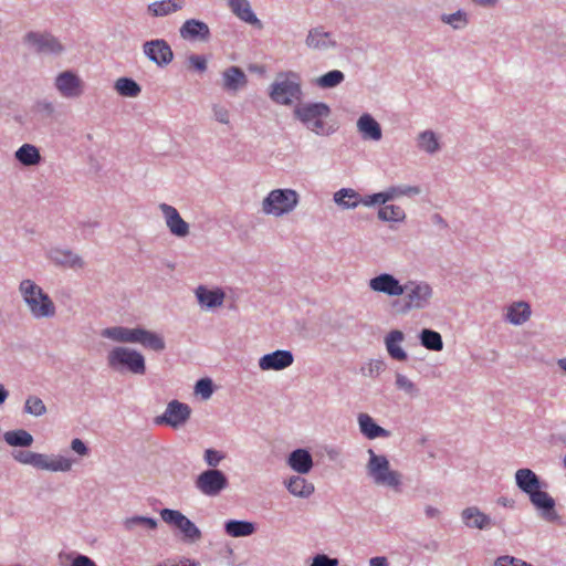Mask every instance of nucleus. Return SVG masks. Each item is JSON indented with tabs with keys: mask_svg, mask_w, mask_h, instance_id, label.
Wrapping results in <instances>:
<instances>
[{
	"mask_svg": "<svg viewBox=\"0 0 566 566\" xmlns=\"http://www.w3.org/2000/svg\"><path fill=\"white\" fill-rule=\"evenodd\" d=\"M329 114V107L324 103L304 104L294 108L295 117L317 135H329L333 132L327 122Z\"/></svg>",
	"mask_w": 566,
	"mask_h": 566,
	"instance_id": "nucleus-1",
	"label": "nucleus"
},
{
	"mask_svg": "<svg viewBox=\"0 0 566 566\" xmlns=\"http://www.w3.org/2000/svg\"><path fill=\"white\" fill-rule=\"evenodd\" d=\"M20 292L30 312L36 318L50 317L55 313V307L48 294L31 280L20 283Z\"/></svg>",
	"mask_w": 566,
	"mask_h": 566,
	"instance_id": "nucleus-2",
	"label": "nucleus"
},
{
	"mask_svg": "<svg viewBox=\"0 0 566 566\" xmlns=\"http://www.w3.org/2000/svg\"><path fill=\"white\" fill-rule=\"evenodd\" d=\"M13 458L22 464H30L36 469L52 472H66L72 468V460L62 455L49 457L32 451H15Z\"/></svg>",
	"mask_w": 566,
	"mask_h": 566,
	"instance_id": "nucleus-3",
	"label": "nucleus"
},
{
	"mask_svg": "<svg viewBox=\"0 0 566 566\" xmlns=\"http://www.w3.org/2000/svg\"><path fill=\"white\" fill-rule=\"evenodd\" d=\"M369 461L367 464L368 474L378 485H385L398 490L401 484V474L391 470L388 459L385 455H378L369 450Z\"/></svg>",
	"mask_w": 566,
	"mask_h": 566,
	"instance_id": "nucleus-4",
	"label": "nucleus"
},
{
	"mask_svg": "<svg viewBox=\"0 0 566 566\" xmlns=\"http://www.w3.org/2000/svg\"><path fill=\"white\" fill-rule=\"evenodd\" d=\"M298 203V195L293 189H274L262 202L265 214L281 217L294 210Z\"/></svg>",
	"mask_w": 566,
	"mask_h": 566,
	"instance_id": "nucleus-5",
	"label": "nucleus"
},
{
	"mask_svg": "<svg viewBox=\"0 0 566 566\" xmlns=\"http://www.w3.org/2000/svg\"><path fill=\"white\" fill-rule=\"evenodd\" d=\"M109 367L116 370L127 369L133 374L143 375L146 371L144 356L126 347H115L108 353Z\"/></svg>",
	"mask_w": 566,
	"mask_h": 566,
	"instance_id": "nucleus-6",
	"label": "nucleus"
},
{
	"mask_svg": "<svg viewBox=\"0 0 566 566\" xmlns=\"http://www.w3.org/2000/svg\"><path fill=\"white\" fill-rule=\"evenodd\" d=\"M270 97L273 102L290 105L301 97V87L295 74H281L272 84Z\"/></svg>",
	"mask_w": 566,
	"mask_h": 566,
	"instance_id": "nucleus-7",
	"label": "nucleus"
},
{
	"mask_svg": "<svg viewBox=\"0 0 566 566\" xmlns=\"http://www.w3.org/2000/svg\"><path fill=\"white\" fill-rule=\"evenodd\" d=\"M160 516L167 524L176 526L188 542L195 543L201 538V531L181 512L164 509Z\"/></svg>",
	"mask_w": 566,
	"mask_h": 566,
	"instance_id": "nucleus-8",
	"label": "nucleus"
},
{
	"mask_svg": "<svg viewBox=\"0 0 566 566\" xmlns=\"http://www.w3.org/2000/svg\"><path fill=\"white\" fill-rule=\"evenodd\" d=\"M228 485L227 476L219 470H207L196 480L197 489L205 495L216 496Z\"/></svg>",
	"mask_w": 566,
	"mask_h": 566,
	"instance_id": "nucleus-9",
	"label": "nucleus"
},
{
	"mask_svg": "<svg viewBox=\"0 0 566 566\" xmlns=\"http://www.w3.org/2000/svg\"><path fill=\"white\" fill-rule=\"evenodd\" d=\"M405 310L423 308L430 301L432 290L427 283L408 282L403 285Z\"/></svg>",
	"mask_w": 566,
	"mask_h": 566,
	"instance_id": "nucleus-10",
	"label": "nucleus"
},
{
	"mask_svg": "<svg viewBox=\"0 0 566 566\" xmlns=\"http://www.w3.org/2000/svg\"><path fill=\"white\" fill-rule=\"evenodd\" d=\"M190 412L191 410L188 405L172 400L168 403L164 415L156 419V422L178 428L189 419Z\"/></svg>",
	"mask_w": 566,
	"mask_h": 566,
	"instance_id": "nucleus-11",
	"label": "nucleus"
},
{
	"mask_svg": "<svg viewBox=\"0 0 566 566\" xmlns=\"http://www.w3.org/2000/svg\"><path fill=\"white\" fill-rule=\"evenodd\" d=\"M143 49L145 55L157 65H167L172 61V50L165 40L148 41L144 44Z\"/></svg>",
	"mask_w": 566,
	"mask_h": 566,
	"instance_id": "nucleus-12",
	"label": "nucleus"
},
{
	"mask_svg": "<svg viewBox=\"0 0 566 566\" xmlns=\"http://www.w3.org/2000/svg\"><path fill=\"white\" fill-rule=\"evenodd\" d=\"M369 287L378 293L389 296H400L405 293L406 287L399 283L391 274L382 273L369 281Z\"/></svg>",
	"mask_w": 566,
	"mask_h": 566,
	"instance_id": "nucleus-13",
	"label": "nucleus"
},
{
	"mask_svg": "<svg viewBox=\"0 0 566 566\" xmlns=\"http://www.w3.org/2000/svg\"><path fill=\"white\" fill-rule=\"evenodd\" d=\"M531 503L541 511L542 516L546 521H555L558 518V515L555 511V501L554 499L545 491L541 490V486L535 489L533 492L528 494Z\"/></svg>",
	"mask_w": 566,
	"mask_h": 566,
	"instance_id": "nucleus-14",
	"label": "nucleus"
},
{
	"mask_svg": "<svg viewBox=\"0 0 566 566\" xmlns=\"http://www.w3.org/2000/svg\"><path fill=\"white\" fill-rule=\"evenodd\" d=\"M55 86L64 97H77L83 93L81 78L70 71L62 72L57 75Z\"/></svg>",
	"mask_w": 566,
	"mask_h": 566,
	"instance_id": "nucleus-15",
	"label": "nucleus"
},
{
	"mask_svg": "<svg viewBox=\"0 0 566 566\" xmlns=\"http://www.w3.org/2000/svg\"><path fill=\"white\" fill-rule=\"evenodd\" d=\"M25 42L41 53H60L62 45L51 34L30 32L25 35Z\"/></svg>",
	"mask_w": 566,
	"mask_h": 566,
	"instance_id": "nucleus-16",
	"label": "nucleus"
},
{
	"mask_svg": "<svg viewBox=\"0 0 566 566\" xmlns=\"http://www.w3.org/2000/svg\"><path fill=\"white\" fill-rule=\"evenodd\" d=\"M159 208L164 213L166 224L172 234L182 238L189 233L188 223L180 217L176 208L167 203H161Z\"/></svg>",
	"mask_w": 566,
	"mask_h": 566,
	"instance_id": "nucleus-17",
	"label": "nucleus"
},
{
	"mask_svg": "<svg viewBox=\"0 0 566 566\" xmlns=\"http://www.w3.org/2000/svg\"><path fill=\"white\" fill-rule=\"evenodd\" d=\"M293 364V355L289 350H275L262 356L259 367L262 370H281Z\"/></svg>",
	"mask_w": 566,
	"mask_h": 566,
	"instance_id": "nucleus-18",
	"label": "nucleus"
},
{
	"mask_svg": "<svg viewBox=\"0 0 566 566\" xmlns=\"http://www.w3.org/2000/svg\"><path fill=\"white\" fill-rule=\"evenodd\" d=\"M417 193H419V189L417 187H407L405 189L390 188L389 190H387L385 192L369 195L364 198L360 197V203H363L364 206H373V205H377V203L384 205L397 196L417 195Z\"/></svg>",
	"mask_w": 566,
	"mask_h": 566,
	"instance_id": "nucleus-19",
	"label": "nucleus"
},
{
	"mask_svg": "<svg viewBox=\"0 0 566 566\" xmlns=\"http://www.w3.org/2000/svg\"><path fill=\"white\" fill-rule=\"evenodd\" d=\"M179 32L185 40H207L210 35L208 24L196 19L185 21Z\"/></svg>",
	"mask_w": 566,
	"mask_h": 566,
	"instance_id": "nucleus-20",
	"label": "nucleus"
},
{
	"mask_svg": "<svg viewBox=\"0 0 566 566\" xmlns=\"http://www.w3.org/2000/svg\"><path fill=\"white\" fill-rule=\"evenodd\" d=\"M184 7L185 0H160L149 3L147 13L153 18H161L175 13Z\"/></svg>",
	"mask_w": 566,
	"mask_h": 566,
	"instance_id": "nucleus-21",
	"label": "nucleus"
},
{
	"mask_svg": "<svg viewBox=\"0 0 566 566\" xmlns=\"http://www.w3.org/2000/svg\"><path fill=\"white\" fill-rule=\"evenodd\" d=\"M196 296L202 306L212 308L222 305L226 294L221 289L208 290L200 285L196 290Z\"/></svg>",
	"mask_w": 566,
	"mask_h": 566,
	"instance_id": "nucleus-22",
	"label": "nucleus"
},
{
	"mask_svg": "<svg viewBox=\"0 0 566 566\" xmlns=\"http://www.w3.org/2000/svg\"><path fill=\"white\" fill-rule=\"evenodd\" d=\"M285 486L292 495L297 497H310L315 491L314 484L300 475L286 480Z\"/></svg>",
	"mask_w": 566,
	"mask_h": 566,
	"instance_id": "nucleus-23",
	"label": "nucleus"
},
{
	"mask_svg": "<svg viewBox=\"0 0 566 566\" xmlns=\"http://www.w3.org/2000/svg\"><path fill=\"white\" fill-rule=\"evenodd\" d=\"M287 463L295 472L305 474L311 471L313 459L308 451L297 449L290 454Z\"/></svg>",
	"mask_w": 566,
	"mask_h": 566,
	"instance_id": "nucleus-24",
	"label": "nucleus"
},
{
	"mask_svg": "<svg viewBox=\"0 0 566 566\" xmlns=\"http://www.w3.org/2000/svg\"><path fill=\"white\" fill-rule=\"evenodd\" d=\"M335 44L332 34L323 28H315L308 32L306 45L314 50H326Z\"/></svg>",
	"mask_w": 566,
	"mask_h": 566,
	"instance_id": "nucleus-25",
	"label": "nucleus"
},
{
	"mask_svg": "<svg viewBox=\"0 0 566 566\" xmlns=\"http://www.w3.org/2000/svg\"><path fill=\"white\" fill-rule=\"evenodd\" d=\"M223 87L227 91H238L239 88L245 86L248 80L244 72L238 66L228 67L223 74Z\"/></svg>",
	"mask_w": 566,
	"mask_h": 566,
	"instance_id": "nucleus-26",
	"label": "nucleus"
},
{
	"mask_svg": "<svg viewBox=\"0 0 566 566\" xmlns=\"http://www.w3.org/2000/svg\"><path fill=\"white\" fill-rule=\"evenodd\" d=\"M403 340V334L400 331H391L385 339L386 348L391 358L402 361L407 359L406 352L401 348L400 343Z\"/></svg>",
	"mask_w": 566,
	"mask_h": 566,
	"instance_id": "nucleus-27",
	"label": "nucleus"
},
{
	"mask_svg": "<svg viewBox=\"0 0 566 566\" xmlns=\"http://www.w3.org/2000/svg\"><path fill=\"white\" fill-rule=\"evenodd\" d=\"M517 486L527 495L541 486L538 476L530 469H520L515 473Z\"/></svg>",
	"mask_w": 566,
	"mask_h": 566,
	"instance_id": "nucleus-28",
	"label": "nucleus"
},
{
	"mask_svg": "<svg viewBox=\"0 0 566 566\" xmlns=\"http://www.w3.org/2000/svg\"><path fill=\"white\" fill-rule=\"evenodd\" d=\"M229 7L231 11L242 21L250 24H259L260 20L251 10L250 3L248 0H228Z\"/></svg>",
	"mask_w": 566,
	"mask_h": 566,
	"instance_id": "nucleus-29",
	"label": "nucleus"
},
{
	"mask_svg": "<svg viewBox=\"0 0 566 566\" xmlns=\"http://www.w3.org/2000/svg\"><path fill=\"white\" fill-rule=\"evenodd\" d=\"M462 520L468 527L483 530L490 525V517L474 506L462 511Z\"/></svg>",
	"mask_w": 566,
	"mask_h": 566,
	"instance_id": "nucleus-30",
	"label": "nucleus"
},
{
	"mask_svg": "<svg viewBox=\"0 0 566 566\" xmlns=\"http://www.w3.org/2000/svg\"><path fill=\"white\" fill-rule=\"evenodd\" d=\"M102 336L119 343H135L137 328L108 327L102 331Z\"/></svg>",
	"mask_w": 566,
	"mask_h": 566,
	"instance_id": "nucleus-31",
	"label": "nucleus"
},
{
	"mask_svg": "<svg viewBox=\"0 0 566 566\" xmlns=\"http://www.w3.org/2000/svg\"><path fill=\"white\" fill-rule=\"evenodd\" d=\"M357 126L364 138L373 140H379L381 138V128L370 115H363L358 119Z\"/></svg>",
	"mask_w": 566,
	"mask_h": 566,
	"instance_id": "nucleus-32",
	"label": "nucleus"
},
{
	"mask_svg": "<svg viewBox=\"0 0 566 566\" xmlns=\"http://www.w3.org/2000/svg\"><path fill=\"white\" fill-rule=\"evenodd\" d=\"M358 423L360 431L368 438L375 439L378 437H388V431L375 423L373 418L367 413L358 416Z\"/></svg>",
	"mask_w": 566,
	"mask_h": 566,
	"instance_id": "nucleus-33",
	"label": "nucleus"
},
{
	"mask_svg": "<svg viewBox=\"0 0 566 566\" xmlns=\"http://www.w3.org/2000/svg\"><path fill=\"white\" fill-rule=\"evenodd\" d=\"M135 343L142 344L144 347L155 352H160L165 348V342L159 335L144 328H137Z\"/></svg>",
	"mask_w": 566,
	"mask_h": 566,
	"instance_id": "nucleus-34",
	"label": "nucleus"
},
{
	"mask_svg": "<svg viewBox=\"0 0 566 566\" xmlns=\"http://www.w3.org/2000/svg\"><path fill=\"white\" fill-rule=\"evenodd\" d=\"M226 533L232 537H243L255 532V525L247 521L230 520L224 524Z\"/></svg>",
	"mask_w": 566,
	"mask_h": 566,
	"instance_id": "nucleus-35",
	"label": "nucleus"
},
{
	"mask_svg": "<svg viewBox=\"0 0 566 566\" xmlns=\"http://www.w3.org/2000/svg\"><path fill=\"white\" fill-rule=\"evenodd\" d=\"M507 319L515 325L525 323L531 316V307L525 302H517L507 310Z\"/></svg>",
	"mask_w": 566,
	"mask_h": 566,
	"instance_id": "nucleus-36",
	"label": "nucleus"
},
{
	"mask_svg": "<svg viewBox=\"0 0 566 566\" xmlns=\"http://www.w3.org/2000/svg\"><path fill=\"white\" fill-rule=\"evenodd\" d=\"M334 201L343 208H355L360 203V196L350 188H343L335 192Z\"/></svg>",
	"mask_w": 566,
	"mask_h": 566,
	"instance_id": "nucleus-37",
	"label": "nucleus"
},
{
	"mask_svg": "<svg viewBox=\"0 0 566 566\" xmlns=\"http://www.w3.org/2000/svg\"><path fill=\"white\" fill-rule=\"evenodd\" d=\"M17 159L25 165L33 166L40 163L41 156L38 148L30 144L22 145L15 153Z\"/></svg>",
	"mask_w": 566,
	"mask_h": 566,
	"instance_id": "nucleus-38",
	"label": "nucleus"
},
{
	"mask_svg": "<svg viewBox=\"0 0 566 566\" xmlns=\"http://www.w3.org/2000/svg\"><path fill=\"white\" fill-rule=\"evenodd\" d=\"M4 440L13 447H29L33 442L32 436L25 430H13L4 433Z\"/></svg>",
	"mask_w": 566,
	"mask_h": 566,
	"instance_id": "nucleus-39",
	"label": "nucleus"
},
{
	"mask_svg": "<svg viewBox=\"0 0 566 566\" xmlns=\"http://www.w3.org/2000/svg\"><path fill=\"white\" fill-rule=\"evenodd\" d=\"M422 346L427 349L439 352L443 348L441 335L431 329H423L420 334Z\"/></svg>",
	"mask_w": 566,
	"mask_h": 566,
	"instance_id": "nucleus-40",
	"label": "nucleus"
},
{
	"mask_svg": "<svg viewBox=\"0 0 566 566\" xmlns=\"http://www.w3.org/2000/svg\"><path fill=\"white\" fill-rule=\"evenodd\" d=\"M115 88L122 96L136 97L140 93L139 85L128 77H120L115 83Z\"/></svg>",
	"mask_w": 566,
	"mask_h": 566,
	"instance_id": "nucleus-41",
	"label": "nucleus"
},
{
	"mask_svg": "<svg viewBox=\"0 0 566 566\" xmlns=\"http://www.w3.org/2000/svg\"><path fill=\"white\" fill-rule=\"evenodd\" d=\"M379 219L384 221H401L405 219V211L399 206H384L378 211Z\"/></svg>",
	"mask_w": 566,
	"mask_h": 566,
	"instance_id": "nucleus-42",
	"label": "nucleus"
},
{
	"mask_svg": "<svg viewBox=\"0 0 566 566\" xmlns=\"http://www.w3.org/2000/svg\"><path fill=\"white\" fill-rule=\"evenodd\" d=\"M24 411L33 416H42L46 412V407L42 399L36 396H30L25 400Z\"/></svg>",
	"mask_w": 566,
	"mask_h": 566,
	"instance_id": "nucleus-43",
	"label": "nucleus"
},
{
	"mask_svg": "<svg viewBox=\"0 0 566 566\" xmlns=\"http://www.w3.org/2000/svg\"><path fill=\"white\" fill-rule=\"evenodd\" d=\"M418 145L428 153H434L439 148L436 135L432 132H423L419 135Z\"/></svg>",
	"mask_w": 566,
	"mask_h": 566,
	"instance_id": "nucleus-44",
	"label": "nucleus"
},
{
	"mask_svg": "<svg viewBox=\"0 0 566 566\" xmlns=\"http://www.w3.org/2000/svg\"><path fill=\"white\" fill-rule=\"evenodd\" d=\"M344 80V74L340 71H331L317 80L321 87H334Z\"/></svg>",
	"mask_w": 566,
	"mask_h": 566,
	"instance_id": "nucleus-45",
	"label": "nucleus"
},
{
	"mask_svg": "<svg viewBox=\"0 0 566 566\" xmlns=\"http://www.w3.org/2000/svg\"><path fill=\"white\" fill-rule=\"evenodd\" d=\"M137 525L149 530H155L157 527V521L145 516H133L125 521V527L127 530H133Z\"/></svg>",
	"mask_w": 566,
	"mask_h": 566,
	"instance_id": "nucleus-46",
	"label": "nucleus"
},
{
	"mask_svg": "<svg viewBox=\"0 0 566 566\" xmlns=\"http://www.w3.org/2000/svg\"><path fill=\"white\" fill-rule=\"evenodd\" d=\"M196 395L201 396L202 399H209L213 394V385L211 379L202 378L197 381L195 386Z\"/></svg>",
	"mask_w": 566,
	"mask_h": 566,
	"instance_id": "nucleus-47",
	"label": "nucleus"
},
{
	"mask_svg": "<svg viewBox=\"0 0 566 566\" xmlns=\"http://www.w3.org/2000/svg\"><path fill=\"white\" fill-rule=\"evenodd\" d=\"M494 566H532L531 564L513 556H500L496 558Z\"/></svg>",
	"mask_w": 566,
	"mask_h": 566,
	"instance_id": "nucleus-48",
	"label": "nucleus"
},
{
	"mask_svg": "<svg viewBox=\"0 0 566 566\" xmlns=\"http://www.w3.org/2000/svg\"><path fill=\"white\" fill-rule=\"evenodd\" d=\"M396 385L399 389L406 391L409 395H415L417 391L415 384L409 378L401 374L397 375Z\"/></svg>",
	"mask_w": 566,
	"mask_h": 566,
	"instance_id": "nucleus-49",
	"label": "nucleus"
},
{
	"mask_svg": "<svg viewBox=\"0 0 566 566\" xmlns=\"http://www.w3.org/2000/svg\"><path fill=\"white\" fill-rule=\"evenodd\" d=\"M223 458L224 455L221 452L213 449H207L205 452V460L210 467H217Z\"/></svg>",
	"mask_w": 566,
	"mask_h": 566,
	"instance_id": "nucleus-50",
	"label": "nucleus"
},
{
	"mask_svg": "<svg viewBox=\"0 0 566 566\" xmlns=\"http://www.w3.org/2000/svg\"><path fill=\"white\" fill-rule=\"evenodd\" d=\"M311 566H338V560L336 558H329L326 555L319 554L313 558Z\"/></svg>",
	"mask_w": 566,
	"mask_h": 566,
	"instance_id": "nucleus-51",
	"label": "nucleus"
},
{
	"mask_svg": "<svg viewBox=\"0 0 566 566\" xmlns=\"http://www.w3.org/2000/svg\"><path fill=\"white\" fill-rule=\"evenodd\" d=\"M189 64L197 71L203 72L207 69V61L203 56L191 55L188 59Z\"/></svg>",
	"mask_w": 566,
	"mask_h": 566,
	"instance_id": "nucleus-52",
	"label": "nucleus"
},
{
	"mask_svg": "<svg viewBox=\"0 0 566 566\" xmlns=\"http://www.w3.org/2000/svg\"><path fill=\"white\" fill-rule=\"evenodd\" d=\"M443 21L449 24H452L454 28H459L460 23H462V24L465 23V18L461 12H457V13L444 17Z\"/></svg>",
	"mask_w": 566,
	"mask_h": 566,
	"instance_id": "nucleus-53",
	"label": "nucleus"
},
{
	"mask_svg": "<svg viewBox=\"0 0 566 566\" xmlns=\"http://www.w3.org/2000/svg\"><path fill=\"white\" fill-rule=\"evenodd\" d=\"M71 448L74 452H76L77 454L80 455H86L88 450L85 446V443L81 440V439H74L72 442H71Z\"/></svg>",
	"mask_w": 566,
	"mask_h": 566,
	"instance_id": "nucleus-54",
	"label": "nucleus"
},
{
	"mask_svg": "<svg viewBox=\"0 0 566 566\" xmlns=\"http://www.w3.org/2000/svg\"><path fill=\"white\" fill-rule=\"evenodd\" d=\"M214 116H216L217 120H219L220 123H223V124L229 123V112L224 107L216 106L214 107Z\"/></svg>",
	"mask_w": 566,
	"mask_h": 566,
	"instance_id": "nucleus-55",
	"label": "nucleus"
},
{
	"mask_svg": "<svg viewBox=\"0 0 566 566\" xmlns=\"http://www.w3.org/2000/svg\"><path fill=\"white\" fill-rule=\"evenodd\" d=\"M71 566H96V564L87 556L80 555L74 558Z\"/></svg>",
	"mask_w": 566,
	"mask_h": 566,
	"instance_id": "nucleus-56",
	"label": "nucleus"
},
{
	"mask_svg": "<svg viewBox=\"0 0 566 566\" xmlns=\"http://www.w3.org/2000/svg\"><path fill=\"white\" fill-rule=\"evenodd\" d=\"M369 566H389V565H388V560L386 557L377 556V557H373L369 560Z\"/></svg>",
	"mask_w": 566,
	"mask_h": 566,
	"instance_id": "nucleus-57",
	"label": "nucleus"
},
{
	"mask_svg": "<svg viewBox=\"0 0 566 566\" xmlns=\"http://www.w3.org/2000/svg\"><path fill=\"white\" fill-rule=\"evenodd\" d=\"M426 514H427L428 517L433 518V517H437L439 515V510L434 509L432 506H427L426 507Z\"/></svg>",
	"mask_w": 566,
	"mask_h": 566,
	"instance_id": "nucleus-58",
	"label": "nucleus"
},
{
	"mask_svg": "<svg viewBox=\"0 0 566 566\" xmlns=\"http://www.w3.org/2000/svg\"><path fill=\"white\" fill-rule=\"evenodd\" d=\"M8 397V391L6 390V388L0 385V403H3L6 401Z\"/></svg>",
	"mask_w": 566,
	"mask_h": 566,
	"instance_id": "nucleus-59",
	"label": "nucleus"
},
{
	"mask_svg": "<svg viewBox=\"0 0 566 566\" xmlns=\"http://www.w3.org/2000/svg\"><path fill=\"white\" fill-rule=\"evenodd\" d=\"M473 1L481 6H493L496 2V0H473Z\"/></svg>",
	"mask_w": 566,
	"mask_h": 566,
	"instance_id": "nucleus-60",
	"label": "nucleus"
},
{
	"mask_svg": "<svg viewBox=\"0 0 566 566\" xmlns=\"http://www.w3.org/2000/svg\"><path fill=\"white\" fill-rule=\"evenodd\" d=\"M181 566H199V564L186 559V560H181Z\"/></svg>",
	"mask_w": 566,
	"mask_h": 566,
	"instance_id": "nucleus-61",
	"label": "nucleus"
},
{
	"mask_svg": "<svg viewBox=\"0 0 566 566\" xmlns=\"http://www.w3.org/2000/svg\"><path fill=\"white\" fill-rule=\"evenodd\" d=\"M557 364L564 371H566V358L559 359Z\"/></svg>",
	"mask_w": 566,
	"mask_h": 566,
	"instance_id": "nucleus-62",
	"label": "nucleus"
},
{
	"mask_svg": "<svg viewBox=\"0 0 566 566\" xmlns=\"http://www.w3.org/2000/svg\"><path fill=\"white\" fill-rule=\"evenodd\" d=\"M251 71H255V72H263L262 69H259L258 66H254V67H250Z\"/></svg>",
	"mask_w": 566,
	"mask_h": 566,
	"instance_id": "nucleus-63",
	"label": "nucleus"
},
{
	"mask_svg": "<svg viewBox=\"0 0 566 566\" xmlns=\"http://www.w3.org/2000/svg\"><path fill=\"white\" fill-rule=\"evenodd\" d=\"M564 465L566 468V455L564 457Z\"/></svg>",
	"mask_w": 566,
	"mask_h": 566,
	"instance_id": "nucleus-64",
	"label": "nucleus"
}]
</instances>
